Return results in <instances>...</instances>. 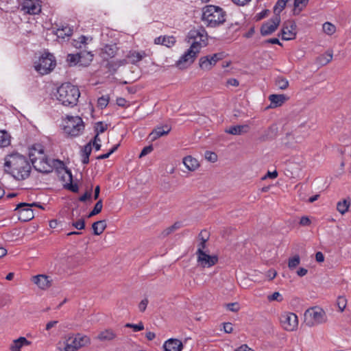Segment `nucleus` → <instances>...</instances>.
Instances as JSON below:
<instances>
[{
    "mask_svg": "<svg viewBox=\"0 0 351 351\" xmlns=\"http://www.w3.org/2000/svg\"><path fill=\"white\" fill-rule=\"evenodd\" d=\"M337 305L340 312H343L347 306V299L345 296L340 295L337 298Z\"/></svg>",
    "mask_w": 351,
    "mask_h": 351,
    "instance_id": "43",
    "label": "nucleus"
},
{
    "mask_svg": "<svg viewBox=\"0 0 351 351\" xmlns=\"http://www.w3.org/2000/svg\"><path fill=\"white\" fill-rule=\"evenodd\" d=\"M3 171L14 180L22 181L30 176L32 165L26 156L14 152L5 156Z\"/></svg>",
    "mask_w": 351,
    "mask_h": 351,
    "instance_id": "1",
    "label": "nucleus"
},
{
    "mask_svg": "<svg viewBox=\"0 0 351 351\" xmlns=\"http://www.w3.org/2000/svg\"><path fill=\"white\" fill-rule=\"evenodd\" d=\"M310 219L306 216H303L300 220V225L302 226H308L311 224Z\"/></svg>",
    "mask_w": 351,
    "mask_h": 351,
    "instance_id": "57",
    "label": "nucleus"
},
{
    "mask_svg": "<svg viewBox=\"0 0 351 351\" xmlns=\"http://www.w3.org/2000/svg\"><path fill=\"white\" fill-rule=\"evenodd\" d=\"M276 85L278 88L281 90H285L287 88V87L289 86V82L287 79L284 77H278L276 80Z\"/></svg>",
    "mask_w": 351,
    "mask_h": 351,
    "instance_id": "40",
    "label": "nucleus"
},
{
    "mask_svg": "<svg viewBox=\"0 0 351 351\" xmlns=\"http://www.w3.org/2000/svg\"><path fill=\"white\" fill-rule=\"evenodd\" d=\"M280 22V16L278 15L274 16L269 21L262 25L261 28V34L263 36H267L272 34L277 29Z\"/></svg>",
    "mask_w": 351,
    "mask_h": 351,
    "instance_id": "17",
    "label": "nucleus"
},
{
    "mask_svg": "<svg viewBox=\"0 0 351 351\" xmlns=\"http://www.w3.org/2000/svg\"><path fill=\"white\" fill-rule=\"evenodd\" d=\"M91 146L93 145L97 151L99 150L101 148V139L98 135H95L94 138L91 140Z\"/></svg>",
    "mask_w": 351,
    "mask_h": 351,
    "instance_id": "52",
    "label": "nucleus"
},
{
    "mask_svg": "<svg viewBox=\"0 0 351 351\" xmlns=\"http://www.w3.org/2000/svg\"><path fill=\"white\" fill-rule=\"evenodd\" d=\"M29 157L30 163L34 169L41 173H47L53 171V165L45 153L41 144H34L29 149Z\"/></svg>",
    "mask_w": 351,
    "mask_h": 351,
    "instance_id": "2",
    "label": "nucleus"
},
{
    "mask_svg": "<svg viewBox=\"0 0 351 351\" xmlns=\"http://www.w3.org/2000/svg\"><path fill=\"white\" fill-rule=\"evenodd\" d=\"M250 127L247 125H238L230 127L225 132L232 135H241L247 133Z\"/></svg>",
    "mask_w": 351,
    "mask_h": 351,
    "instance_id": "24",
    "label": "nucleus"
},
{
    "mask_svg": "<svg viewBox=\"0 0 351 351\" xmlns=\"http://www.w3.org/2000/svg\"><path fill=\"white\" fill-rule=\"evenodd\" d=\"M80 65L82 66H88L93 60V54L91 51L86 50L80 52Z\"/></svg>",
    "mask_w": 351,
    "mask_h": 351,
    "instance_id": "29",
    "label": "nucleus"
},
{
    "mask_svg": "<svg viewBox=\"0 0 351 351\" xmlns=\"http://www.w3.org/2000/svg\"><path fill=\"white\" fill-rule=\"evenodd\" d=\"M176 43V39L173 36H159L155 38L154 43L156 45H163L170 47Z\"/></svg>",
    "mask_w": 351,
    "mask_h": 351,
    "instance_id": "30",
    "label": "nucleus"
},
{
    "mask_svg": "<svg viewBox=\"0 0 351 351\" xmlns=\"http://www.w3.org/2000/svg\"><path fill=\"white\" fill-rule=\"evenodd\" d=\"M183 164L189 171H195L199 167V164L197 159L191 156H187L183 158Z\"/></svg>",
    "mask_w": 351,
    "mask_h": 351,
    "instance_id": "26",
    "label": "nucleus"
},
{
    "mask_svg": "<svg viewBox=\"0 0 351 351\" xmlns=\"http://www.w3.org/2000/svg\"><path fill=\"white\" fill-rule=\"evenodd\" d=\"M56 64L54 56L49 53H46L39 58L34 67L39 73L45 75L51 72L55 68Z\"/></svg>",
    "mask_w": 351,
    "mask_h": 351,
    "instance_id": "9",
    "label": "nucleus"
},
{
    "mask_svg": "<svg viewBox=\"0 0 351 351\" xmlns=\"http://www.w3.org/2000/svg\"><path fill=\"white\" fill-rule=\"evenodd\" d=\"M80 53L76 54H68L66 60L71 65L80 64Z\"/></svg>",
    "mask_w": 351,
    "mask_h": 351,
    "instance_id": "42",
    "label": "nucleus"
},
{
    "mask_svg": "<svg viewBox=\"0 0 351 351\" xmlns=\"http://www.w3.org/2000/svg\"><path fill=\"white\" fill-rule=\"evenodd\" d=\"M92 152L91 142L87 143L82 150V162L83 164L86 165L89 162V156Z\"/></svg>",
    "mask_w": 351,
    "mask_h": 351,
    "instance_id": "34",
    "label": "nucleus"
},
{
    "mask_svg": "<svg viewBox=\"0 0 351 351\" xmlns=\"http://www.w3.org/2000/svg\"><path fill=\"white\" fill-rule=\"evenodd\" d=\"M182 347V343L176 339H170L163 345L165 351H181Z\"/></svg>",
    "mask_w": 351,
    "mask_h": 351,
    "instance_id": "21",
    "label": "nucleus"
},
{
    "mask_svg": "<svg viewBox=\"0 0 351 351\" xmlns=\"http://www.w3.org/2000/svg\"><path fill=\"white\" fill-rule=\"evenodd\" d=\"M267 300L269 302H272V301L281 302V301H282L283 298L279 292L276 291V292L273 293L271 295H269L267 296Z\"/></svg>",
    "mask_w": 351,
    "mask_h": 351,
    "instance_id": "50",
    "label": "nucleus"
},
{
    "mask_svg": "<svg viewBox=\"0 0 351 351\" xmlns=\"http://www.w3.org/2000/svg\"><path fill=\"white\" fill-rule=\"evenodd\" d=\"M181 227V223L180 222H175L172 226L165 228L160 234V236L162 238H165L169 234L174 232L176 230H178Z\"/></svg>",
    "mask_w": 351,
    "mask_h": 351,
    "instance_id": "35",
    "label": "nucleus"
},
{
    "mask_svg": "<svg viewBox=\"0 0 351 351\" xmlns=\"http://www.w3.org/2000/svg\"><path fill=\"white\" fill-rule=\"evenodd\" d=\"M300 263V256L296 254L293 257L290 258L288 261V267L290 269H295Z\"/></svg>",
    "mask_w": 351,
    "mask_h": 351,
    "instance_id": "41",
    "label": "nucleus"
},
{
    "mask_svg": "<svg viewBox=\"0 0 351 351\" xmlns=\"http://www.w3.org/2000/svg\"><path fill=\"white\" fill-rule=\"evenodd\" d=\"M205 158L208 161L215 162L217 160V155L212 152L206 151L205 152Z\"/></svg>",
    "mask_w": 351,
    "mask_h": 351,
    "instance_id": "51",
    "label": "nucleus"
},
{
    "mask_svg": "<svg viewBox=\"0 0 351 351\" xmlns=\"http://www.w3.org/2000/svg\"><path fill=\"white\" fill-rule=\"evenodd\" d=\"M296 24L293 21L285 22L282 29V38L285 40H293L296 36Z\"/></svg>",
    "mask_w": 351,
    "mask_h": 351,
    "instance_id": "16",
    "label": "nucleus"
},
{
    "mask_svg": "<svg viewBox=\"0 0 351 351\" xmlns=\"http://www.w3.org/2000/svg\"><path fill=\"white\" fill-rule=\"evenodd\" d=\"M91 197V191H86L84 195H82L80 198L79 200L80 202H85L87 199H90Z\"/></svg>",
    "mask_w": 351,
    "mask_h": 351,
    "instance_id": "61",
    "label": "nucleus"
},
{
    "mask_svg": "<svg viewBox=\"0 0 351 351\" xmlns=\"http://www.w3.org/2000/svg\"><path fill=\"white\" fill-rule=\"evenodd\" d=\"M21 10L29 14H37L41 11V5L38 0H23Z\"/></svg>",
    "mask_w": 351,
    "mask_h": 351,
    "instance_id": "15",
    "label": "nucleus"
},
{
    "mask_svg": "<svg viewBox=\"0 0 351 351\" xmlns=\"http://www.w3.org/2000/svg\"><path fill=\"white\" fill-rule=\"evenodd\" d=\"M147 56H149V51L130 50L126 55V58L129 63L136 64Z\"/></svg>",
    "mask_w": 351,
    "mask_h": 351,
    "instance_id": "18",
    "label": "nucleus"
},
{
    "mask_svg": "<svg viewBox=\"0 0 351 351\" xmlns=\"http://www.w3.org/2000/svg\"><path fill=\"white\" fill-rule=\"evenodd\" d=\"M332 59V53L331 52H327L326 54H324L319 58V62L322 64H326L329 63Z\"/></svg>",
    "mask_w": 351,
    "mask_h": 351,
    "instance_id": "49",
    "label": "nucleus"
},
{
    "mask_svg": "<svg viewBox=\"0 0 351 351\" xmlns=\"http://www.w3.org/2000/svg\"><path fill=\"white\" fill-rule=\"evenodd\" d=\"M32 281L41 289H47L51 286V280L49 276L46 275L33 276Z\"/></svg>",
    "mask_w": 351,
    "mask_h": 351,
    "instance_id": "20",
    "label": "nucleus"
},
{
    "mask_svg": "<svg viewBox=\"0 0 351 351\" xmlns=\"http://www.w3.org/2000/svg\"><path fill=\"white\" fill-rule=\"evenodd\" d=\"M198 238L200 240L197 245V250L196 254L204 252L206 248V242L208 240V235L206 230H202L198 234Z\"/></svg>",
    "mask_w": 351,
    "mask_h": 351,
    "instance_id": "27",
    "label": "nucleus"
},
{
    "mask_svg": "<svg viewBox=\"0 0 351 351\" xmlns=\"http://www.w3.org/2000/svg\"><path fill=\"white\" fill-rule=\"evenodd\" d=\"M227 85L238 86L239 85V81L235 78H230L227 80Z\"/></svg>",
    "mask_w": 351,
    "mask_h": 351,
    "instance_id": "60",
    "label": "nucleus"
},
{
    "mask_svg": "<svg viewBox=\"0 0 351 351\" xmlns=\"http://www.w3.org/2000/svg\"><path fill=\"white\" fill-rule=\"evenodd\" d=\"M350 206V201L349 199H343L339 202L337 204V210L341 214L344 215L348 212Z\"/></svg>",
    "mask_w": 351,
    "mask_h": 351,
    "instance_id": "36",
    "label": "nucleus"
},
{
    "mask_svg": "<svg viewBox=\"0 0 351 351\" xmlns=\"http://www.w3.org/2000/svg\"><path fill=\"white\" fill-rule=\"evenodd\" d=\"M31 341H28L25 337H21L14 339L10 346L11 351H21V349L25 346H29Z\"/></svg>",
    "mask_w": 351,
    "mask_h": 351,
    "instance_id": "22",
    "label": "nucleus"
},
{
    "mask_svg": "<svg viewBox=\"0 0 351 351\" xmlns=\"http://www.w3.org/2000/svg\"><path fill=\"white\" fill-rule=\"evenodd\" d=\"M102 207H103V203H102V200L101 199H99L95 205L93 210L88 214V217H91L95 215H97L99 214L101 210H102Z\"/></svg>",
    "mask_w": 351,
    "mask_h": 351,
    "instance_id": "45",
    "label": "nucleus"
},
{
    "mask_svg": "<svg viewBox=\"0 0 351 351\" xmlns=\"http://www.w3.org/2000/svg\"><path fill=\"white\" fill-rule=\"evenodd\" d=\"M189 42L191 41V47H195L193 49L200 52V49L207 45L208 36L206 30L203 28L200 29L191 30L189 33Z\"/></svg>",
    "mask_w": 351,
    "mask_h": 351,
    "instance_id": "8",
    "label": "nucleus"
},
{
    "mask_svg": "<svg viewBox=\"0 0 351 351\" xmlns=\"http://www.w3.org/2000/svg\"><path fill=\"white\" fill-rule=\"evenodd\" d=\"M117 47L115 45H106L101 49V56L104 59H108L115 56Z\"/></svg>",
    "mask_w": 351,
    "mask_h": 351,
    "instance_id": "23",
    "label": "nucleus"
},
{
    "mask_svg": "<svg viewBox=\"0 0 351 351\" xmlns=\"http://www.w3.org/2000/svg\"><path fill=\"white\" fill-rule=\"evenodd\" d=\"M108 102H109V96H108V95L102 96L98 99L97 106L101 109H104L108 106Z\"/></svg>",
    "mask_w": 351,
    "mask_h": 351,
    "instance_id": "47",
    "label": "nucleus"
},
{
    "mask_svg": "<svg viewBox=\"0 0 351 351\" xmlns=\"http://www.w3.org/2000/svg\"><path fill=\"white\" fill-rule=\"evenodd\" d=\"M36 206V203L32 204L27 203H20L17 205L16 210H18L19 213V219L20 220L27 221L34 218V215L31 207Z\"/></svg>",
    "mask_w": 351,
    "mask_h": 351,
    "instance_id": "13",
    "label": "nucleus"
},
{
    "mask_svg": "<svg viewBox=\"0 0 351 351\" xmlns=\"http://www.w3.org/2000/svg\"><path fill=\"white\" fill-rule=\"evenodd\" d=\"M154 148H153V146L152 145H149V146H146L145 147L140 155H139V158H143L145 156L147 155L148 154L151 153L152 151H153Z\"/></svg>",
    "mask_w": 351,
    "mask_h": 351,
    "instance_id": "54",
    "label": "nucleus"
},
{
    "mask_svg": "<svg viewBox=\"0 0 351 351\" xmlns=\"http://www.w3.org/2000/svg\"><path fill=\"white\" fill-rule=\"evenodd\" d=\"M226 308L232 312H237L240 309L237 302L228 303L226 304Z\"/></svg>",
    "mask_w": 351,
    "mask_h": 351,
    "instance_id": "53",
    "label": "nucleus"
},
{
    "mask_svg": "<svg viewBox=\"0 0 351 351\" xmlns=\"http://www.w3.org/2000/svg\"><path fill=\"white\" fill-rule=\"evenodd\" d=\"M55 95L63 106L73 107L77 105L80 93L77 86L68 82L60 86Z\"/></svg>",
    "mask_w": 351,
    "mask_h": 351,
    "instance_id": "3",
    "label": "nucleus"
},
{
    "mask_svg": "<svg viewBox=\"0 0 351 351\" xmlns=\"http://www.w3.org/2000/svg\"><path fill=\"white\" fill-rule=\"evenodd\" d=\"M116 337V334L111 329H106L100 332L97 335V339L100 341H110Z\"/></svg>",
    "mask_w": 351,
    "mask_h": 351,
    "instance_id": "31",
    "label": "nucleus"
},
{
    "mask_svg": "<svg viewBox=\"0 0 351 351\" xmlns=\"http://www.w3.org/2000/svg\"><path fill=\"white\" fill-rule=\"evenodd\" d=\"M90 343L88 336L77 333L75 337H69L66 339L63 351H77L82 347L88 346Z\"/></svg>",
    "mask_w": 351,
    "mask_h": 351,
    "instance_id": "7",
    "label": "nucleus"
},
{
    "mask_svg": "<svg viewBox=\"0 0 351 351\" xmlns=\"http://www.w3.org/2000/svg\"><path fill=\"white\" fill-rule=\"evenodd\" d=\"M226 13L219 6L208 5L202 8L201 19L207 27H216L226 21Z\"/></svg>",
    "mask_w": 351,
    "mask_h": 351,
    "instance_id": "4",
    "label": "nucleus"
},
{
    "mask_svg": "<svg viewBox=\"0 0 351 351\" xmlns=\"http://www.w3.org/2000/svg\"><path fill=\"white\" fill-rule=\"evenodd\" d=\"M171 130V128L168 125L158 126L152 130L149 136L152 141H154L158 138L167 135Z\"/></svg>",
    "mask_w": 351,
    "mask_h": 351,
    "instance_id": "19",
    "label": "nucleus"
},
{
    "mask_svg": "<svg viewBox=\"0 0 351 351\" xmlns=\"http://www.w3.org/2000/svg\"><path fill=\"white\" fill-rule=\"evenodd\" d=\"M11 143V136L5 130H0V147H7Z\"/></svg>",
    "mask_w": 351,
    "mask_h": 351,
    "instance_id": "32",
    "label": "nucleus"
},
{
    "mask_svg": "<svg viewBox=\"0 0 351 351\" xmlns=\"http://www.w3.org/2000/svg\"><path fill=\"white\" fill-rule=\"evenodd\" d=\"M106 228V223L105 220L97 221L94 222L92 225L93 234L95 235H100L103 233Z\"/></svg>",
    "mask_w": 351,
    "mask_h": 351,
    "instance_id": "33",
    "label": "nucleus"
},
{
    "mask_svg": "<svg viewBox=\"0 0 351 351\" xmlns=\"http://www.w3.org/2000/svg\"><path fill=\"white\" fill-rule=\"evenodd\" d=\"M125 327L132 328L134 332H138L144 329V324L141 322L137 324L128 323L125 325Z\"/></svg>",
    "mask_w": 351,
    "mask_h": 351,
    "instance_id": "48",
    "label": "nucleus"
},
{
    "mask_svg": "<svg viewBox=\"0 0 351 351\" xmlns=\"http://www.w3.org/2000/svg\"><path fill=\"white\" fill-rule=\"evenodd\" d=\"M326 320L327 316L325 311L318 306L308 308L304 314V323L308 327L322 324Z\"/></svg>",
    "mask_w": 351,
    "mask_h": 351,
    "instance_id": "5",
    "label": "nucleus"
},
{
    "mask_svg": "<svg viewBox=\"0 0 351 351\" xmlns=\"http://www.w3.org/2000/svg\"><path fill=\"white\" fill-rule=\"evenodd\" d=\"M197 261L202 267H210L218 262V256L216 255H209L205 252L196 254Z\"/></svg>",
    "mask_w": 351,
    "mask_h": 351,
    "instance_id": "14",
    "label": "nucleus"
},
{
    "mask_svg": "<svg viewBox=\"0 0 351 351\" xmlns=\"http://www.w3.org/2000/svg\"><path fill=\"white\" fill-rule=\"evenodd\" d=\"M277 177H278V172L276 171H274L273 172L268 171L267 175L263 178V179H265L266 178L275 179Z\"/></svg>",
    "mask_w": 351,
    "mask_h": 351,
    "instance_id": "63",
    "label": "nucleus"
},
{
    "mask_svg": "<svg viewBox=\"0 0 351 351\" xmlns=\"http://www.w3.org/2000/svg\"><path fill=\"white\" fill-rule=\"evenodd\" d=\"M195 48L190 47V48L176 62V66L180 69H184L189 66L195 60L197 55L198 54L197 50L193 49Z\"/></svg>",
    "mask_w": 351,
    "mask_h": 351,
    "instance_id": "11",
    "label": "nucleus"
},
{
    "mask_svg": "<svg viewBox=\"0 0 351 351\" xmlns=\"http://www.w3.org/2000/svg\"><path fill=\"white\" fill-rule=\"evenodd\" d=\"M307 273H308V270L303 267H300L297 271V274L300 277L304 276L305 275H306Z\"/></svg>",
    "mask_w": 351,
    "mask_h": 351,
    "instance_id": "64",
    "label": "nucleus"
},
{
    "mask_svg": "<svg viewBox=\"0 0 351 351\" xmlns=\"http://www.w3.org/2000/svg\"><path fill=\"white\" fill-rule=\"evenodd\" d=\"M323 31L328 35H332L336 31V27L330 22L323 24Z\"/></svg>",
    "mask_w": 351,
    "mask_h": 351,
    "instance_id": "39",
    "label": "nucleus"
},
{
    "mask_svg": "<svg viewBox=\"0 0 351 351\" xmlns=\"http://www.w3.org/2000/svg\"><path fill=\"white\" fill-rule=\"evenodd\" d=\"M315 259L318 263H322L324 261V256L321 252H317L315 254Z\"/></svg>",
    "mask_w": 351,
    "mask_h": 351,
    "instance_id": "62",
    "label": "nucleus"
},
{
    "mask_svg": "<svg viewBox=\"0 0 351 351\" xmlns=\"http://www.w3.org/2000/svg\"><path fill=\"white\" fill-rule=\"evenodd\" d=\"M72 225L77 230H82L85 227V221L83 219H80L78 221L73 222Z\"/></svg>",
    "mask_w": 351,
    "mask_h": 351,
    "instance_id": "55",
    "label": "nucleus"
},
{
    "mask_svg": "<svg viewBox=\"0 0 351 351\" xmlns=\"http://www.w3.org/2000/svg\"><path fill=\"white\" fill-rule=\"evenodd\" d=\"M64 121V132L71 137L80 135L84 130L83 120L79 116H66Z\"/></svg>",
    "mask_w": 351,
    "mask_h": 351,
    "instance_id": "6",
    "label": "nucleus"
},
{
    "mask_svg": "<svg viewBox=\"0 0 351 351\" xmlns=\"http://www.w3.org/2000/svg\"><path fill=\"white\" fill-rule=\"evenodd\" d=\"M117 104L121 107H125L128 106V101L123 97H119L117 99Z\"/></svg>",
    "mask_w": 351,
    "mask_h": 351,
    "instance_id": "59",
    "label": "nucleus"
},
{
    "mask_svg": "<svg viewBox=\"0 0 351 351\" xmlns=\"http://www.w3.org/2000/svg\"><path fill=\"white\" fill-rule=\"evenodd\" d=\"M289 0H278L274 6V12L278 15L282 11L286 5V3Z\"/></svg>",
    "mask_w": 351,
    "mask_h": 351,
    "instance_id": "46",
    "label": "nucleus"
},
{
    "mask_svg": "<svg viewBox=\"0 0 351 351\" xmlns=\"http://www.w3.org/2000/svg\"><path fill=\"white\" fill-rule=\"evenodd\" d=\"M73 28L66 24L62 25L61 27H58L56 30L55 34L58 38H64L66 37L71 36L73 34Z\"/></svg>",
    "mask_w": 351,
    "mask_h": 351,
    "instance_id": "28",
    "label": "nucleus"
},
{
    "mask_svg": "<svg viewBox=\"0 0 351 351\" xmlns=\"http://www.w3.org/2000/svg\"><path fill=\"white\" fill-rule=\"evenodd\" d=\"M108 128V125L99 121L95 123V131L96 132L95 135H99V134L104 132Z\"/></svg>",
    "mask_w": 351,
    "mask_h": 351,
    "instance_id": "44",
    "label": "nucleus"
},
{
    "mask_svg": "<svg viewBox=\"0 0 351 351\" xmlns=\"http://www.w3.org/2000/svg\"><path fill=\"white\" fill-rule=\"evenodd\" d=\"M148 302L149 301L147 298H145L140 302V303L138 304V309L141 312L143 313L146 310Z\"/></svg>",
    "mask_w": 351,
    "mask_h": 351,
    "instance_id": "56",
    "label": "nucleus"
},
{
    "mask_svg": "<svg viewBox=\"0 0 351 351\" xmlns=\"http://www.w3.org/2000/svg\"><path fill=\"white\" fill-rule=\"evenodd\" d=\"M280 323L287 331L295 330L298 326V316L293 313H285L281 315Z\"/></svg>",
    "mask_w": 351,
    "mask_h": 351,
    "instance_id": "12",
    "label": "nucleus"
},
{
    "mask_svg": "<svg viewBox=\"0 0 351 351\" xmlns=\"http://www.w3.org/2000/svg\"><path fill=\"white\" fill-rule=\"evenodd\" d=\"M223 58V53H216L212 55L202 56L199 60V66L203 71H210L217 62Z\"/></svg>",
    "mask_w": 351,
    "mask_h": 351,
    "instance_id": "10",
    "label": "nucleus"
},
{
    "mask_svg": "<svg viewBox=\"0 0 351 351\" xmlns=\"http://www.w3.org/2000/svg\"><path fill=\"white\" fill-rule=\"evenodd\" d=\"M223 330L226 333H231L233 331L232 324L230 322L224 323Z\"/></svg>",
    "mask_w": 351,
    "mask_h": 351,
    "instance_id": "58",
    "label": "nucleus"
},
{
    "mask_svg": "<svg viewBox=\"0 0 351 351\" xmlns=\"http://www.w3.org/2000/svg\"><path fill=\"white\" fill-rule=\"evenodd\" d=\"M88 38L85 36H81L77 40H73V45L77 49H84L87 45Z\"/></svg>",
    "mask_w": 351,
    "mask_h": 351,
    "instance_id": "37",
    "label": "nucleus"
},
{
    "mask_svg": "<svg viewBox=\"0 0 351 351\" xmlns=\"http://www.w3.org/2000/svg\"><path fill=\"white\" fill-rule=\"evenodd\" d=\"M128 62V60H127V58L126 59H123V60H117V62H114L108 63V67L110 71L112 70L113 72H115L119 66H122V65H125Z\"/></svg>",
    "mask_w": 351,
    "mask_h": 351,
    "instance_id": "38",
    "label": "nucleus"
},
{
    "mask_svg": "<svg viewBox=\"0 0 351 351\" xmlns=\"http://www.w3.org/2000/svg\"><path fill=\"white\" fill-rule=\"evenodd\" d=\"M271 101L269 108H274L281 106L287 100V97L285 95H271L269 97Z\"/></svg>",
    "mask_w": 351,
    "mask_h": 351,
    "instance_id": "25",
    "label": "nucleus"
}]
</instances>
